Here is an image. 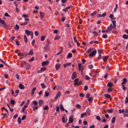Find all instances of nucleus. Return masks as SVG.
<instances>
[{
  "label": "nucleus",
  "mask_w": 128,
  "mask_h": 128,
  "mask_svg": "<svg viewBox=\"0 0 128 128\" xmlns=\"http://www.w3.org/2000/svg\"><path fill=\"white\" fill-rule=\"evenodd\" d=\"M82 83V82L81 81H80L79 82H78L77 84H76V86L77 85H80Z\"/></svg>",
  "instance_id": "obj_46"
},
{
  "label": "nucleus",
  "mask_w": 128,
  "mask_h": 128,
  "mask_svg": "<svg viewBox=\"0 0 128 128\" xmlns=\"http://www.w3.org/2000/svg\"><path fill=\"white\" fill-rule=\"evenodd\" d=\"M19 88L22 90L24 88V85L22 84H20L19 85Z\"/></svg>",
  "instance_id": "obj_16"
},
{
  "label": "nucleus",
  "mask_w": 128,
  "mask_h": 128,
  "mask_svg": "<svg viewBox=\"0 0 128 128\" xmlns=\"http://www.w3.org/2000/svg\"><path fill=\"white\" fill-rule=\"evenodd\" d=\"M93 50V49L92 48H90L88 49L86 51V52L87 53H90L91 51H92Z\"/></svg>",
  "instance_id": "obj_28"
},
{
  "label": "nucleus",
  "mask_w": 128,
  "mask_h": 128,
  "mask_svg": "<svg viewBox=\"0 0 128 128\" xmlns=\"http://www.w3.org/2000/svg\"><path fill=\"white\" fill-rule=\"evenodd\" d=\"M85 78L86 80H88L90 79V78L87 75H86L85 76Z\"/></svg>",
  "instance_id": "obj_38"
},
{
  "label": "nucleus",
  "mask_w": 128,
  "mask_h": 128,
  "mask_svg": "<svg viewBox=\"0 0 128 128\" xmlns=\"http://www.w3.org/2000/svg\"><path fill=\"white\" fill-rule=\"evenodd\" d=\"M112 23L113 25L114 28V29L116 28V22L115 21H112Z\"/></svg>",
  "instance_id": "obj_22"
},
{
  "label": "nucleus",
  "mask_w": 128,
  "mask_h": 128,
  "mask_svg": "<svg viewBox=\"0 0 128 128\" xmlns=\"http://www.w3.org/2000/svg\"><path fill=\"white\" fill-rule=\"evenodd\" d=\"M73 121V118L71 116H70L68 122L70 123H72Z\"/></svg>",
  "instance_id": "obj_14"
},
{
  "label": "nucleus",
  "mask_w": 128,
  "mask_h": 128,
  "mask_svg": "<svg viewBox=\"0 0 128 128\" xmlns=\"http://www.w3.org/2000/svg\"><path fill=\"white\" fill-rule=\"evenodd\" d=\"M60 66V64L59 63L56 64L55 65V68L56 70H58Z\"/></svg>",
  "instance_id": "obj_13"
},
{
  "label": "nucleus",
  "mask_w": 128,
  "mask_h": 128,
  "mask_svg": "<svg viewBox=\"0 0 128 128\" xmlns=\"http://www.w3.org/2000/svg\"><path fill=\"white\" fill-rule=\"evenodd\" d=\"M109 57V56H107L103 58V60L104 62H105L106 61Z\"/></svg>",
  "instance_id": "obj_21"
},
{
  "label": "nucleus",
  "mask_w": 128,
  "mask_h": 128,
  "mask_svg": "<svg viewBox=\"0 0 128 128\" xmlns=\"http://www.w3.org/2000/svg\"><path fill=\"white\" fill-rule=\"evenodd\" d=\"M61 93L59 91L58 92L56 96L58 97H59L61 95Z\"/></svg>",
  "instance_id": "obj_32"
},
{
  "label": "nucleus",
  "mask_w": 128,
  "mask_h": 128,
  "mask_svg": "<svg viewBox=\"0 0 128 128\" xmlns=\"http://www.w3.org/2000/svg\"><path fill=\"white\" fill-rule=\"evenodd\" d=\"M28 22H24V23H22L20 24V25H24L28 24Z\"/></svg>",
  "instance_id": "obj_56"
},
{
  "label": "nucleus",
  "mask_w": 128,
  "mask_h": 128,
  "mask_svg": "<svg viewBox=\"0 0 128 128\" xmlns=\"http://www.w3.org/2000/svg\"><path fill=\"white\" fill-rule=\"evenodd\" d=\"M35 34L36 36H38V32L37 31H35Z\"/></svg>",
  "instance_id": "obj_64"
},
{
  "label": "nucleus",
  "mask_w": 128,
  "mask_h": 128,
  "mask_svg": "<svg viewBox=\"0 0 128 128\" xmlns=\"http://www.w3.org/2000/svg\"><path fill=\"white\" fill-rule=\"evenodd\" d=\"M128 102V96H127V97H126L125 100V103L126 104Z\"/></svg>",
  "instance_id": "obj_48"
},
{
  "label": "nucleus",
  "mask_w": 128,
  "mask_h": 128,
  "mask_svg": "<svg viewBox=\"0 0 128 128\" xmlns=\"http://www.w3.org/2000/svg\"><path fill=\"white\" fill-rule=\"evenodd\" d=\"M46 70V67H42L40 69V70H39V72H42L43 71H44Z\"/></svg>",
  "instance_id": "obj_10"
},
{
  "label": "nucleus",
  "mask_w": 128,
  "mask_h": 128,
  "mask_svg": "<svg viewBox=\"0 0 128 128\" xmlns=\"http://www.w3.org/2000/svg\"><path fill=\"white\" fill-rule=\"evenodd\" d=\"M18 123L20 124L21 122V119L20 117H18Z\"/></svg>",
  "instance_id": "obj_43"
},
{
  "label": "nucleus",
  "mask_w": 128,
  "mask_h": 128,
  "mask_svg": "<svg viewBox=\"0 0 128 128\" xmlns=\"http://www.w3.org/2000/svg\"><path fill=\"white\" fill-rule=\"evenodd\" d=\"M102 37L104 38H106L108 37V36L106 34H104L102 36Z\"/></svg>",
  "instance_id": "obj_50"
},
{
  "label": "nucleus",
  "mask_w": 128,
  "mask_h": 128,
  "mask_svg": "<svg viewBox=\"0 0 128 128\" xmlns=\"http://www.w3.org/2000/svg\"><path fill=\"white\" fill-rule=\"evenodd\" d=\"M72 54L71 53H69L68 54L67 57L68 58H71L72 56Z\"/></svg>",
  "instance_id": "obj_37"
},
{
  "label": "nucleus",
  "mask_w": 128,
  "mask_h": 128,
  "mask_svg": "<svg viewBox=\"0 0 128 128\" xmlns=\"http://www.w3.org/2000/svg\"><path fill=\"white\" fill-rule=\"evenodd\" d=\"M77 77V75L76 72H73L72 74V80H74Z\"/></svg>",
  "instance_id": "obj_4"
},
{
  "label": "nucleus",
  "mask_w": 128,
  "mask_h": 128,
  "mask_svg": "<svg viewBox=\"0 0 128 128\" xmlns=\"http://www.w3.org/2000/svg\"><path fill=\"white\" fill-rule=\"evenodd\" d=\"M32 102L34 105L36 106L38 104V102L36 100L33 101Z\"/></svg>",
  "instance_id": "obj_33"
},
{
  "label": "nucleus",
  "mask_w": 128,
  "mask_h": 128,
  "mask_svg": "<svg viewBox=\"0 0 128 128\" xmlns=\"http://www.w3.org/2000/svg\"><path fill=\"white\" fill-rule=\"evenodd\" d=\"M45 37L44 36H42L41 37V40L42 41H44L45 39Z\"/></svg>",
  "instance_id": "obj_40"
},
{
  "label": "nucleus",
  "mask_w": 128,
  "mask_h": 128,
  "mask_svg": "<svg viewBox=\"0 0 128 128\" xmlns=\"http://www.w3.org/2000/svg\"><path fill=\"white\" fill-rule=\"evenodd\" d=\"M25 32L27 35L28 36L30 35L31 34H32L33 32L30 31L28 30H26L25 31Z\"/></svg>",
  "instance_id": "obj_6"
},
{
  "label": "nucleus",
  "mask_w": 128,
  "mask_h": 128,
  "mask_svg": "<svg viewBox=\"0 0 128 128\" xmlns=\"http://www.w3.org/2000/svg\"><path fill=\"white\" fill-rule=\"evenodd\" d=\"M15 38L14 36H12L11 37L10 39V41H13Z\"/></svg>",
  "instance_id": "obj_49"
},
{
  "label": "nucleus",
  "mask_w": 128,
  "mask_h": 128,
  "mask_svg": "<svg viewBox=\"0 0 128 128\" xmlns=\"http://www.w3.org/2000/svg\"><path fill=\"white\" fill-rule=\"evenodd\" d=\"M74 84L75 86H76V85L75 84H77L78 81V78H76L74 80Z\"/></svg>",
  "instance_id": "obj_30"
},
{
  "label": "nucleus",
  "mask_w": 128,
  "mask_h": 128,
  "mask_svg": "<svg viewBox=\"0 0 128 128\" xmlns=\"http://www.w3.org/2000/svg\"><path fill=\"white\" fill-rule=\"evenodd\" d=\"M88 88V87L87 86H84V90H86Z\"/></svg>",
  "instance_id": "obj_61"
},
{
  "label": "nucleus",
  "mask_w": 128,
  "mask_h": 128,
  "mask_svg": "<svg viewBox=\"0 0 128 128\" xmlns=\"http://www.w3.org/2000/svg\"><path fill=\"white\" fill-rule=\"evenodd\" d=\"M109 17L111 18V19L112 20L114 19V15L112 14H110Z\"/></svg>",
  "instance_id": "obj_19"
},
{
  "label": "nucleus",
  "mask_w": 128,
  "mask_h": 128,
  "mask_svg": "<svg viewBox=\"0 0 128 128\" xmlns=\"http://www.w3.org/2000/svg\"><path fill=\"white\" fill-rule=\"evenodd\" d=\"M24 39L25 42H27V38L26 36H24Z\"/></svg>",
  "instance_id": "obj_42"
},
{
  "label": "nucleus",
  "mask_w": 128,
  "mask_h": 128,
  "mask_svg": "<svg viewBox=\"0 0 128 128\" xmlns=\"http://www.w3.org/2000/svg\"><path fill=\"white\" fill-rule=\"evenodd\" d=\"M113 109H111L109 110H108V113H112L113 112Z\"/></svg>",
  "instance_id": "obj_45"
},
{
  "label": "nucleus",
  "mask_w": 128,
  "mask_h": 128,
  "mask_svg": "<svg viewBox=\"0 0 128 128\" xmlns=\"http://www.w3.org/2000/svg\"><path fill=\"white\" fill-rule=\"evenodd\" d=\"M88 67L89 68L91 69L93 67V66L92 64L89 65L88 66Z\"/></svg>",
  "instance_id": "obj_54"
},
{
  "label": "nucleus",
  "mask_w": 128,
  "mask_h": 128,
  "mask_svg": "<svg viewBox=\"0 0 128 128\" xmlns=\"http://www.w3.org/2000/svg\"><path fill=\"white\" fill-rule=\"evenodd\" d=\"M96 50H95L90 54H89V56L90 57H92L96 54Z\"/></svg>",
  "instance_id": "obj_3"
},
{
  "label": "nucleus",
  "mask_w": 128,
  "mask_h": 128,
  "mask_svg": "<svg viewBox=\"0 0 128 128\" xmlns=\"http://www.w3.org/2000/svg\"><path fill=\"white\" fill-rule=\"evenodd\" d=\"M49 63L48 61H44L42 62V66H46Z\"/></svg>",
  "instance_id": "obj_9"
},
{
  "label": "nucleus",
  "mask_w": 128,
  "mask_h": 128,
  "mask_svg": "<svg viewBox=\"0 0 128 128\" xmlns=\"http://www.w3.org/2000/svg\"><path fill=\"white\" fill-rule=\"evenodd\" d=\"M96 118L99 121H100L101 120V118L99 116H96Z\"/></svg>",
  "instance_id": "obj_55"
},
{
  "label": "nucleus",
  "mask_w": 128,
  "mask_h": 128,
  "mask_svg": "<svg viewBox=\"0 0 128 128\" xmlns=\"http://www.w3.org/2000/svg\"><path fill=\"white\" fill-rule=\"evenodd\" d=\"M38 108L37 106H34L33 107V110L34 111L35 110H36Z\"/></svg>",
  "instance_id": "obj_47"
},
{
  "label": "nucleus",
  "mask_w": 128,
  "mask_h": 128,
  "mask_svg": "<svg viewBox=\"0 0 128 128\" xmlns=\"http://www.w3.org/2000/svg\"><path fill=\"white\" fill-rule=\"evenodd\" d=\"M116 120V118L115 117H113L111 120V122L113 123Z\"/></svg>",
  "instance_id": "obj_31"
},
{
  "label": "nucleus",
  "mask_w": 128,
  "mask_h": 128,
  "mask_svg": "<svg viewBox=\"0 0 128 128\" xmlns=\"http://www.w3.org/2000/svg\"><path fill=\"white\" fill-rule=\"evenodd\" d=\"M24 64H25L26 68L28 69L30 67V65L26 62L24 61H21L20 62V65L21 67H24Z\"/></svg>",
  "instance_id": "obj_1"
},
{
  "label": "nucleus",
  "mask_w": 128,
  "mask_h": 128,
  "mask_svg": "<svg viewBox=\"0 0 128 128\" xmlns=\"http://www.w3.org/2000/svg\"><path fill=\"white\" fill-rule=\"evenodd\" d=\"M18 55L19 56H22L23 58L27 56V54L24 52L22 53L18 52Z\"/></svg>",
  "instance_id": "obj_2"
},
{
  "label": "nucleus",
  "mask_w": 128,
  "mask_h": 128,
  "mask_svg": "<svg viewBox=\"0 0 128 128\" xmlns=\"http://www.w3.org/2000/svg\"><path fill=\"white\" fill-rule=\"evenodd\" d=\"M72 63L70 62H68L66 63L64 65V68H66L67 66H70L71 64Z\"/></svg>",
  "instance_id": "obj_15"
},
{
  "label": "nucleus",
  "mask_w": 128,
  "mask_h": 128,
  "mask_svg": "<svg viewBox=\"0 0 128 128\" xmlns=\"http://www.w3.org/2000/svg\"><path fill=\"white\" fill-rule=\"evenodd\" d=\"M86 115V112H84L82 114L80 115V118H83Z\"/></svg>",
  "instance_id": "obj_29"
},
{
  "label": "nucleus",
  "mask_w": 128,
  "mask_h": 128,
  "mask_svg": "<svg viewBox=\"0 0 128 128\" xmlns=\"http://www.w3.org/2000/svg\"><path fill=\"white\" fill-rule=\"evenodd\" d=\"M33 54V52L32 50H30L28 54V55H32Z\"/></svg>",
  "instance_id": "obj_36"
},
{
  "label": "nucleus",
  "mask_w": 128,
  "mask_h": 128,
  "mask_svg": "<svg viewBox=\"0 0 128 128\" xmlns=\"http://www.w3.org/2000/svg\"><path fill=\"white\" fill-rule=\"evenodd\" d=\"M104 96L105 97L108 98H110V95L108 94H105Z\"/></svg>",
  "instance_id": "obj_41"
},
{
  "label": "nucleus",
  "mask_w": 128,
  "mask_h": 128,
  "mask_svg": "<svg viewBox=\"0 0 128 128\" xmlns=\"http://www.w3.org/2000/svg\"><path fill=\"white\" fill-rule=\"evenodd\" d=\"M92 100H93V98L91 97L88 98V101L89 102Z\"/></svg>",
  "instance_id": "obj_60"
},
{
  "label": "nucleus",
  "mask_w": 128,
  "mask_h": 128,
  "mask_svg": "<svg viewBox=\"0 0 128 128\" xmlns=\"http://www.w3.org/2000/svg\"><path fill=\"white\" fill-rule=\"evenodd\" d=\"M22 17H24L25 18L26 17H28V15L25 14H23L22 15Z\"/></svg>",
  "instance_id": "obj_44"
},
{
  "label": "nucleus",
  "mask_w": 128,
  "mask_h": 128,
  "mask_svg": "<svg viewBox=\"0 0 128 128\" xmlns=\"http://www.w3.org/2000/svg\"><path fill=\"white\" fill-rule=\"evenodd\" d=\"M119 112L120 113V114H121V113H123L124 112V109H122V110H119Z\"/></svg>",
  "instance_id": "obj_39"
},
{
  "label": "nucleus",
  "mask_w": 128,
  "mask_h": 128,
  "mask_svg": "<svg viewBox=\"0 0 128 128\" xmlns=\"http://www.w3.org/2000/svg\"><path fill=\"white\" fill-rule=\"evenodd\" d=\"M60 38V37L58 35H57L55 38L54 40H56L59 39Z\"/></svg>",
  "instance_id": "obj_27"
},
{
  "label": "nucleus",
  "mask_w": 128,
  "mask_h": 128,
  "mask_svg": "<svg viewBox=\"0 0 128 128\" xmlns=\"http://www.w3.org/2000/svg\"><path fill=\"white\" fill-rule=\"evenodd\" d=\"M40 84L42 88H44L46 87V86L44 83H41Z\"/></svg>",
  "instance_id": "obj_35"
},
{
  "label": "nucleus",
  "mask_w": 128,
  "mask_h": 128,
  "mask_svg": "<svg viewBox=\"0 0 128 128\" xmlns=\"http://www.w3.org/2000/svg\"><path fill=\"white\" fill-rule=\"evenodd\" d=\"M96 12H93L92 13H91L90 14V16H94V15L96 14Z\"/></svg>",
  "instance_id": "obj_58"
},
{
  "label": "nucleus",
  "mask_w": 128,
  "mask_h": 128,
  "mask_svg": "<svg viewBox=\"0 0 128 128\" xmlns=\"http://www.w3.org/2000/svg\"><path fill=\"white\" fill-rule=\"evenodd\" d=\"M108 91L109 92H111L112 91V88H108Z\"/></svg>",
  "instance_id": "obj_53"
},
{
  "label": "nucleus",
  "mask_w": 128,
  "mask_h": 128,
  "mask_svg": "<svg viewBox=\"0 0 128 128\" xmlns=\"http://www.w3.org/2000/svg\"><path fill=\"white\" fill-rule=\"evenodd\" d=\"M70 7V6H68L63 10V11L64 12H66L68 9H69Z\"/></svg>",
  "instance_id": "obj_20"
},
{
  "label": "nucleus",
  "mask_w": 128,
  "mask_h": 128,
  "mask_svg": "<svg viewBox=\"0 0 128 128\" xmlns=\"http://www.w3.org/2000/svg\"><path fill=\"white\" fill-rule=\"evenodd\" d=\"M49 108L48 106H45L44 108H43V110H47Z\"/></svg>",
  "instance_id": "obj_51"
},
{
  "label": "nucleus",
  "mask_w": 128,
  "mask_h": 128,
  "mask_svg": "<svg viewBox=\"0 0 128 128\" xmlns=\"http://www.w3.org/2000/svg\"><path fill=\"white\" fill-rule=\"evenodd\" d=\"M93 33L94 34V35L95 36H98V33L97 32H96L95 31H94L93 32Z\"/></svg>",
  "instance_id": "obj_62"
},
{
  "label": "nucleus",
  "mask_w": 128,
  "mask_h": 128,
  "mask_svg": "<svg viewBox=\"0 0 128 128\" xmlns=\"http://www.w3.org/2000/svg\"><path fill=\"white\" fill-rule=\"evenodd\" d=\"M62 121L64 123H66V121L65 120V118L64 116H63L62 118Z\"/></svg>",
  "instance_id": "obj_26"
},
{
  "label": "nucleus",
  "mask_w": 128,
  "mask_h": 128,
  "mask_svg": "<svg viewBox=\"0 0 128 128\" xmlns=\"http://www.w3.org/2000/svg\"><path fill=\"white\" fill-rule=\"evenodd\" d=\"M4 16H8L9 17L10 16V15L7 12H6L5 13V14H4Z\"/></svg>",
  "instance_id": "obj_63"
},
{
  "label": "nucleus",
  "mask_w": 128,
  "mask_h": 128,
  "mask_svg": "<svg viewBox=\"0 0 128 128\" xmlns=\"http://www.w3.org/2000/svg\"><path fill=\"white\" fill-rule=\"evenodd\" d=\"M15 27L16 28V30H18L19 28V26L17 24L16 25Z\"/></svg>",
  "instance_id": "obj_57"
},
{
  "label": "nucleus",
  "mask_w": 128,
  "mask_h": 128,
  "mask_svg": "<svg viewBox=\"0 0 128 128\" xmlns=\"http://www.w3.org/2000/svg\"><path fill=\"white\" fill-rule=\"evenodd\" d=\"M59 107L58 106H57L56 107V111L57 112H59Z\"/></svg>",
  "instance_id": "obj_59"
},
{
  "label": "nucleus",
  "mask_w": 128,
  "mask_h": 128,
  "mask_svg": "<svg viewBox=\"0 0 128 128\" xmlns=\"http://www.w3.org/2000/svg\"><path fill=\"white\" fill-rule=\"evenodd\" d=\"M0 22L2 24V25H0V26L4 27L5 26V21L0 18Z\"/></svg>",
  "instance_id": "obj_8"
},
{
  "label": "nucleus",
  "mask_w": 128,
  "mask_h": 128,
  "mask_svg": "<svg viewBox=\"0 0 128 128\" xmlns=\"http://www.w3.org/2000/svg\"><path fill=\"white\" fill-rule=\"evenodd\" d=\"M40 17L41 18H42L44 16V14L41 12H40Z\"/></svg>",
  "instance_id": "obj_18"
},
{
  "label": "nucleus",
  "mask_w": 128,
  "mask_h": 128,
  "mask_svg": "<svg viewBox=\"0 0 128 128\" xmlns=\"http://www.w3.org/2000/svg\"><path fill=\"white\" fill-rule=\"evenodd\" d=\"M49 94V93L48 92H45V95L46 96L48 97V96Z\"/></svg>",
  "instance_id": "obj_52"
},
{
  "label": "nucleus",
  "mask_w": 128,
  "mask_h": 128,
  "mask_svg": "<svg viewBox=\"0 0 128 128\" xmlns=\"http://www.w3.org/2000/svg\"><path fill=\"white\" fill-rule=\"evenodd\" d=\"M113 28V26L112 24H110L109 27L106 29V32H108L111 31Z\"/></svg>",
  "instance_id": "obj_7"
},
{
  "label": "nucleus",
  "mask_w": 128,
  "mask_h": 128,
  "mask_svg": "<svg viewBox=\"0 0 128 128\" xmlns=\"http://www.w3.org/2000/svg\"><path fill=\"white\" fill-rule=\"evenodd\" d=\"M28 107V106L26 105H24V107L22 109L21 112H24L26 108Z\"/></svg>",
  "instance_id": "obj_12"
},
{
  "label": "nucleus",
  "mask_w": 128,
  "mask_h": 128,
  "mask_svg": "<svg viewBox=\"0 0 128 128\" xmlns=\"http://www.w3.org/2000/svg\"><path fill=\"white\" fill-rule=\"evenodd\" d=\"M108 86L110 87H112L113 86V84L111 82H109L108 84Z\"/></svg>",
  "instance_id": "obj_23"
},
{
  "label": "nucleus",
  "mask_w": 128,
  "mask_h": 128,
  "mask_svg": "<svg viewBox=\"0 0 128 128\" xmlns=\"http://www.w3.org/2000/svg\"><path fill=\"white\" fill-rule=\"evenodd\" d=\"M122 38H124L127 39L128 38V35L124 34Z\"/></svg>",
  "instance_id": "obj_34"
},
{
  "label": "nucleus",
  "mask_w": 128,
  "mask_h": 128,
  "mask_svg": "<svg viewBox=\"0 0 128 128\" xmlns=\"http://www.w3.org/2000/svg\"><path fill=\"white\" fill-rule=\"evenodd\" d=\"M38 102L39 105L41 106L42 105V104H43V102L42 100H40Z\"/></svg>",
  "instance_id": "obj_24"
},
{
  "label": "nucleus",
  "mask_w": 128,
  "mask_h": 128,
  "mask_svg": "<svg viewBox=\"0 0 128 128\" xmlns=\"http://www.w3.org/2000/svg\"><path fill=\"white\" fill-rule=\"evenodd\" d=\"M78 67L79 71H82L83 70V66L81 63H79L78 64Z\"/></svg>",
  "instance_id": "obj_5"
},
{
  "label": "nucleus",
  "mask_w": 128,
  "mask_h": 128,
  "mask_svg": "<svg viewBox=\"0 0 128 128\" xmlns=\"http://www.w3.org/2000/svg\"><path fill=\"white\" fill-rule=\"evenodd\" d=\"M36 87L34 88L33 89H32V92L31 93V94L32 95H33L34 93V92L36 90Z\"/></svg>",
  "instance_id": "obj_17"
},
{
  "label": "nucleus",
  "mask_w": 128,
  "mask_h": 128,
  "mask_svg": "<svg viewBox=\"0 0 128 128\" xmlns=\"http://www.w3.org/2000/svg\"><path fill=\"white\" fill-rule=\"evenodd\" d=\"M60 110L62 111H63L64 110V108L62 104H60Z\"/></svg>",
  "instance_id": "obj_25"
},
{
  "label": "nucleus",
  "mask_w": 128,
  "mask_h": 128,
  "mask_svg": "<svg viewBox=\"0 0 128 128\" xmlns=\"http://www.w3.org/2000/svg\"><path fill=\"white\" fill-rule=\"evenodd\" d=\"M123 82L121 83L122 85H124V84L126 83L127 82V79L125 78H124L123 79Z\"/></svg>",
  "instance_id": "obj_11"
}]
</instances>
